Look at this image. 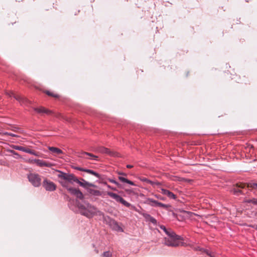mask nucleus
Segmentation results:
<instances>
[{
  "mask_svg": "<svg viewBox=\"0 0 257 257\" xmlns=\"http://www.w3.org/2000/svg\"><path fill=\"white\" fill-rule=\"evenodd\" d=\"M60 179V183L61 185L65 188L67 191L71 193V194L74 195L76 197L80 199H83L84 198L83 194L79 190L71 187H70L68 185V183H70L67 180H65L62 179L61 177H58Z\"/></svg>",
  "mask_w": 257,
  "mask_h": 257,
  "instance_id": "nucleus-4",
  "label": "nucleus"
},
{
  "mask_svg": "<svg viewBox=\"0 0 257 257\" xmlns=\"http://www.w3.org/2000/svg\"><path fill=\"white\" fill-rule=\"evenodd\" d=\"M12 131H13L14 132H20V129L18 128H16V127H14V128H13Z\"/></svg>",
  "mask_w": 257,
  "mask_h": 257,
  "instance_id": "nucleus-35",
  "label": "nucleus"
},
{
  "mask_svg": "<svg viewBox=\"0 0 257 257\" xmlns=\"http://www.w3.org/2000/svg\"><path fill=\"white\" fill-rule=\"evenodd\" d=\"M143 215L145 217V218L149 221V219L152 217V216L148 214H144Z\"/></svg>",
  "mask_w": 257,
  "mask_h": 257,
  "instance_id": "nucleus-33",
  "label": "nucleus"
},
{
  "mask_svg": "<svg viewBox=\"0 0 257 257\" xmlns=\"http://www.w3.org/2000/svg\"><path fill=\"white\" fill-rule=\"evenodd\" d=\"M34 110L37 113H39L40 114L46 113L47 114H50L51 113V111L50 110H48L43 107L34 108Z\"/></svg>",
  "mask_w": 257,
  "mask_h": 257,
  "instance_id": "nucleus-13",
  "label": "nucleus"
},
{
  "mask_svg": "<svg viewBox=\"0 0 257 257\" xmlns=\"http://www.w3.org/2000/svg\"><path fill=\"white\" fill-rule=\"evenodd\" d=\"M147 201L149 202V203H152L153 204H152L151 205L154 206H157L158 203H159V202H158L156 200H153V199H151V198H148L147 199Z\"/></svg>",
  "mask_w": 257,
  "mask_h": 257,
  "instance_id": "nucleus-22",
  "label": "nucleus"
},
{
  "mask_svg": "<svg viewBox=\"0 0 257 257\" xmlns=\"http://www.w3.org/2000/svg\"><path fill=\"white\" fill-rule=\"evenodd\" d=\"M42 185L45 190L48 191H54L56 189V185L47 179L44 180Z\"/></svg>",
  "mask_w": 257,
  "mask_h": 257,
  "instance_id": "nucleus-8",
  "label": "nucleus"
},
{
  "mask_svg": "<svg viewBox=\"0 0 257 257\" xmlns=\"http://www.w3.org/2000/svg\"><path fill=\"white\" fill-rule=\"evenodd\" d=\"M38 159H30L29 160H26V162H27V163H30V164H37V161H38Z\"/></svg>",
  "mask_w": 257,
  "mask_h": 257,
  "instance_id": "nucleus-25",
  "label": "nucleus"
},
{
  "mask_svg": "<svg viewBox=\"0 0 257 257\" xmlns=\"http://www.w3.org/2000/svg\"><path fill=\"white\" fill-rule=\"evenodd\" d=\"M167 235L164 239V244L166 245L170 246L183 245L181 236L176 235L174 232H171Z\"/></svg>",
  "mask_w": 257,
  "mask_h": 257,
  "instance_id": "nucleus-2",
  "label": "nucleus"
},
{
  "mask_svg": "<svg viewBox=\"0 0 257 257\" xmlns=\"http://www.w3.org/2000/svg\"><path fill=\"white\" fill-rule=\"evenodd\" d=\"M118 179L122 182L126 183L131 185L136 186V185L135 184V183L127 179L126 178H125L124 177H123L121 176H118Z\"/></svg>",
  "mask_w": 257,
  "mask_h": 257,
  "instance_id": "nucleus-18",
  "label": "nucleus"
},
{
  "mask_svg": "<svg viewBox=\"0 0 257 257\" xmlns=\"http://www.w3.org/2000/svg\"><path fill=\"white\" fill-rule=\"evenodd\" d=\"M252 203L254 204H257V199H252Z\"/></svg>",
  "mask_w": 257,
  "mask_h": 257,
  "instance_id": "nucleus-36",
  "label": "nucleus"
},
{
  "mask_svg": "<svg viewBox=\"0 0 257 257\" xmlns=\"http://www.w3.org/2000/svg\"><path fill=\"white\" fill-rule=\"evenodd\" d=\"M250 226H251V225ZM251 227L257 230V225H252Z\"/></svg>",
  "mask_w": 257,
  "mask_h": 257,
  "instance_id": "nucleus-40",
  "label": "nucleus"
},
{
  "mask_svg": "<svg viewBox=\"0 0 257 257\" xmlns=\"http://www.w3.org/2000/svg\"><path fill=\"white\" fill-rule=\"evenodd\" d=\"M48 149L53 154H61L63 153V152L59 148L53 147H49Z\"/></svg>",
  "mask_w": 257,
  "mask_h": 257,
  "instance_id": "nucleus-16",
  "label": "nucleus"
},
{
  "mask_svg": "<svg viewBox=\"0 0 257 257\" xmlns=\"http://www.w3.org/2000/svg\"><path fill=\"white\" fill-rule=\"evenodd\" d=\"M107 187H108V188H110V189L113 190H114V191L116 190V188H113V187H111L110 185H107Z\"/></svg>",
  "mask_w": 257,
  "mask_h": 257,
  "instance_id": "nucleus-38",
  "label": "nucleus"
},
{
  "mask_svg": "<svg viewBox=\"0 0 257 257\" xmlns=\"http://www.w3.org/2000/svg\"><path fill=\"white\" fill-rule=\"evenodd\" d=\"M255 216L257 218V212L255 214Z\"/></svg>",
  "mask_w": 257,
  "mask_h": 257,
  "instance_id": "nucleus-43",
  "label": "nucleus"
},
{
  "mask_svg": "<svg viewBox=\"0 0 257 257\" xmlns=\"http://www.w3.org/2000/svg\"><path fill=\"white\" fill-rule=\"evenodd\" d=\"M37 165L38 166L41 167H51L54 166V164H53L51 163H49V162L45 161L39 160V159H38V160L37 161Z\"/></svg>",
  "mask_w": 257,
  "mask_h": 257,
  "instance_id": "nucleus-12",
  "label": "nucleus"
},
{
  "mask_svg": "<svg viewBox=\"0 0 257 257\" xmlns=\"http://www.w3.org/2000/svg\"><path fill=\"white\" fill-rule=\"evenodd\" d=\"M31 153H29V154H32L33 155H35L36 156H39V155H38V153H36L35 151L32 150L31 149Z\"/></svg>",
  "mask_w": 257,
  "mask_h": 257,
  "instance_id": "nucleus-34",
  "label": "nucleus"
},
{
  "mask_svg": "<svg viewBox=\"0 0 257 257\" xmlns=\"http://www.w3.org/2000/svg\"><path fill=\"white\" fill-rule=\"evenodd\" d=\"M160 228L163 230L168 235L169 233H170L172 231H169L167 230V229H166V228L163 226V225H162L160 226Z\"/></svg>",
  "mask_w": 257,
  "mask_h": 257,
  "instance_id": "nucleus-28",
  "label": "nucleus"
},
{
  "mask_svg": "<svg viewBox=\"0 0 257 257\" xmlns=\"http://www.w3.org/2000/svg\"><path fill=\"white\" fill-rule=\"evenodd\" d=\"M107 194L112 198L114 199L116 201L121 203L126 207H130L131 204L124 200L121 196L117 194L111 192H107Z\"/></svg>",
  "mask_w": 257,
  "mask_h": 257,
  "instance_id": "nucleus-7",
  "label": "nucleus"
},
{
  "mask_svg": "<svg viewBox=\"0 0 257 257\" xmlns=\"http://www.w3.org/2000/svg\"><path fill=\"white\" fill-rule=\"evenodd\" d=\"M46 93L49 95V96H52L53 97H55V98H58L59 97V95L57 94H54L53 93V92H51L49 91H46Z\"/></svg>",
  "mask_w": 257,
  "mask_h": 257,
  "instance_id": "nucleus-24",
  "label": "nucleus"
},
{
  "mask_svg": "<svg viewBox=\"0 0 257 257\" xmlns=\"http://www.w3.org/2000/svg\"><path fill=\"white\" fill-rule=\"evenodd\" d=\"M247 187L253 188H254L255 187L257 188V183H248L247 184Z\"/></svg>",
  "mask_w": 257,
  "mask_h": 257,
  "instance_id": "nucleus-27",
  "label": "nucleus"
},
{
  "mask_svg": "<svg viewBox=\"0 0 257 257\" xmlns=\"http://www.w3.org/2000/svg\"><path fill=\"white\" fill-rule=\"evenodd\" d=\"M111 253L109 251L104 252L102 254V257H111Z\"/></svg>",
  "mask_w": 257,
  "mask_h": 257,
  "instance_id": "nucleus-26",
  "label": "nucleus"
},
{
  "mask_svg": "<svg viewBox=\"0 0 257 257\" xmlns=\"http://www.w3.org/2000/svg\"><path fill=\"white\" fill-rule=\"evenodd\" d=\"M126 167H127V168H133V166L132 165H127L126 166Z\"/></svg>",
  "mask_w": 257,
  "mask_h": 257,
  "instance_id": "nucleus-41",
  "label": "nucleus"
},
{
  "mask_svg": "<svg viewBox=\"0 0 257 257\" xmlns=\"http://www.w3.org/2000/svg\"><path fill=\"white\" fill-rule=\"evenodd\" d=\"M84 155H87L91 158L92 159L97 160L98 157L93 155L92 154L87 153V152H83L82 153L81 157H84Z\"/></svg>",
  "mask_w": 257,
  "mask_h": 257,
  "instance_id": "nucleus-20",
  "label": "nucleus"
},
{
  "mask_svg": "<svg viewBox=\"0 0 257 257\" xmlns=\"http://www.w3.org/2000/svg\"><path fill=\"white\" fill-rule=\"evenodd\" d=\"M88 192L90 194H91L93 195H94V196H101L102 195V193L101 192H100V191L97 190H94L92 189H89L88 190Z\"/></svg>",
  "mask_w": 257,
  "mask_h": 257,
  "instance_id": "nucleus-17",
  "label": "nucleus"
},
{
  "mask_svg": "<svg viewBox=\"0 0 257 257\" xmlns=\"http://www.w3.org/2000/svg\"><path fill=\"white\" fill-rule=\"evenodd\" d=\"M157 206L165 208H166L168 207V206L167 205L163 204L162 203H161V202H159V203H158Z\"/></svg>",
  "mask_w": 257,
  "mask_h": 257,
  "instance_id": "nucleus-29",
  "label": "nucleus"
},
{
  "mask_svg": "<svg viewBox=\"0 0 257 257\" xmlns=\"http://www.w3.org/2000/svg\"><path fill=\"white\" fill-rule=\"evenodd\" d=\"M235 186L237 187V188H234L231 191L234 194L237 195L238 193L241 194L242 193V191L239 188H243L245 187V184L244 183H237L236 184Z\"/></svg>",
  "mask_w": 257,
  "mask_h": 257,
  "instance_id": "nucleus-11",
  "label": "nucleus"
},
{
  "mask_svg": "<svg viewBox=\"0 0 257 257\" xmlns=\"http://www.w3.org/2000/svg\"><path fill=\"white\" fill-rule=\"evenodd\" d=\"M7 94L10 97H14L16 100L19 101L22 104L27 102V99L19 95L15 94L13 92H7Z\"/></svg>",
  "mask_w": 257,
  "mask_h": 257,
  "instance_id": "nucleus-10",
  "label": "nucleus"
},
{
  "mask_svg": "<svg viewBox=\"0 0 257 257\" xmlns=\"http://www.w3.org/2000/svg\"><path fill=\"white\" fill-rule=\"evenodd\" d=\"M85 172L87 173L96 176V177H97L98 178H101L100 175L98 173H96V172L93 171V170H89V169H85Z\"/></svg>",
  "mask_w": 257,
  "mask_h": 257,
  "instance_id": "nucleus-19",
  "label": "nucleus"
},
{
  "mask_svg": "<svg viewBox=\"0 0 257 257\" xmlns=\"http://www.w3.org/2000/svg\"><path fill=\"white\" fill-rule=\"evenodd\" d=\"M161 193L164 195L167 196L168 197L172 199L176 198V195L170 191L169 190L162 188L161 189Z\"/></svg>",
  "mask_w": 257,
  "mask_h": 257,
  "instance_id": "nucleus-14",
  "label": "nucleus"
},
{
  "mask_svg": "<svg viewBox=\"0 0 257 257\" xmlns=\"http://www.w3.org/2000/svg\"><path fill=\"white\" fill-rule=\"evenodd\" d=\"M112 223L113 225V228L117 231H122V228L121 227L119 226L118 223L114 220L112 221Z\"/></svg>",
  "mask_w": 257,
  "mask_h": 257,
  "instance_id": "nucleus-21",
  "label": "nucleus"
},
{
  "mask_svg": "<svg viewBox=\"0 0 257 257\" xmlns=\"http://www.w3.org/2000/svg\"><path fill=\"white\" fill-rule=\"evenodd\" d=\"M149 182L151 184H153V182L152 181H149Z\"/></svg>",
  "mask_w": 257,
  "mask_h": 257,
  "instance_id": "nucleus-44",
  "label": "nucleus"
},
{
  "mask_svg": "<svg viewBox=\"0 0 257 257\" xmlns=\"http://www.w3.org/2000/svg\"><path fill=\"white\" fill-rule=\"evenodd\" d=\"M10 152L14 156V158L16 159L22 158L21 156L17 152L13 150H11Z\"/></svg>",
  "mask_w": 257,
  "mask_h": 257,
  "instance_id": "nucleus-23",
  "label": "nucleus"
},
{
  "mask_svg": "<svg viewBox=\"0 0 257 257\" xmlns=\"http://www.w3.org/2000/svg\"><path fill=\"white\" fill-rule=\"evenodd\" d=\"M76 169L79 170V171H84V172H85V169L82 168H80V167H76Z\"/></svg>",
  "mask_w": 257,
  "mask_h": 257,
  "instance_id": "nucleus-37",
  "label": "nucleus"
},
{
  "mask_svg": "<svg viewBox=\"0 0 257 257\" xmlns=\"http://www.w3.org/2000/svg\"><path fill=\"white\" fill-rule=\"evenodd\" d=\"M149 221L153 223V224H156L157 223V220L153 217H152L150 219Z\"/></svg>",
  "mask_w": 257,
  "mask_h": 257,
  "instance_id": "nucleus-32",
  "label": "nucleus"
},
{
  "mask_svg": "<svg viewBox=\"0 0 257 257\" xmlns=\"http://www.w3.org/2000/svg\"><path fill=\"white\" fill-rule=\"evenodd\" d=\"M29 181L35 187H39L41 185V179L39 175L31 173L28 176Z\"/></svg>",
  "mask_w": 257,
  "mask_h": 257,
  "instance_id": "nucleus-5",
  "label": "nucleus"
},
{
  "mask_svg": "<svg viewBox=\"0 0 257 257\" xmlns=\"http://www.w3.org/2000/svg\"><path fill=\"white\" fill-rule=\"evenodd\" d=\"M96 151L98 152L108 154L111 156H116L117 155V153L114 152H112L109 150L108 149L104 148L103 147H99L96 149Z\"/></svg>",
  "mask_w": 257,
  "mask_h": 257,
  "instance_id": "nucleus-9",
  "label": "nucleus"
},
{
  "mask_svg": "<svg viewBox=\"0 0 257 257\" xmlns=\"http://www.w3.org/2000/svg\"><path fill=\"white\" fill-rule=\"evenodd\" d=\"M157 198H159V199L163 200V198H162L161 197H160L159 196H157Z\"/></svg>",
  "mask_w": 257,
  "mask_h": 257,
  "instance_id": "nucleus-42",
  "label": "nucleus"
},
{
  "mask_svg": "<svg viewBox=\"0 0 257 257\" xmlns=\"http://www.w3.org/2000/svg\"><path fill=\"white\" fill-rule=\"evenodd\" d=\"M247 203H252V199H248L245 201Z\"/></svg>",
  "mask_w": 257,
  "mask_h": 257,
  "instance_id": "nucleus-39",
  "label": "nucleus"
},
{
  "mask_svg": "<svg viewBox=\"0 0 257 257\" xmlns=\"http://www.w3.org/2000/svg\"><path fill=\"white\" fill-rule=\"evenodd\" d=\"M13 148L17 150L21 151L27 153H31V149L25 148L22 146H14Z\"/></svg>",
  "mask_w": 257,
  "mask_h": 257,
  "instance_id": "nucleus-15",
  "label": "nucleus"
},
{
  "mask_svg": "<svg viewBox=\"0 0 257 257\" xmlns=\"http://www.w3.org/2000/svg\"><path fill=\"white\" fill-rule=\"evenodd\" d=\"M107 194L112 198L114 199L116 201L121 203L126 207H130L131 204L124 200L121 196L117 194L111 192H107Z\"/></svg>",
  "mask_w": 257,
  "mask_h": 257,
  "instance_id": "nucleus-6",
  "label": "nucleus"
},
{
  "mask_svg": "<svg viewBox=\"0 0 257 257\" xmlns=\"http://www.w3.org/2000/svg\"><path fill=\"white\" fill-rule=\"evenodd\" d=\"M80 213L88 218H91L98 212L97 208L89 204L78 205Z\"/></svg>",
  "mask_w": 257,
  "mask_h": 257,
  "instance_id": "nucleus-3",
  "label": "nucleus"
},
{
  "mask_svg": "<svg viewBox=\"0 0 257 257\" xmlns=\"http://www.w3.org/2000/svg\"><path fill=\"white\" fill-rule=\"evenodd\" d=\"M5 134L6 135L12 136V137H19L18 135L13 134V133H6Z\"/></svg>",
  "mask_w": 257,
  "mask_h": 257,
  "instance_id": "nucleus-30",
  "label": "nucleus"
},
{
  "mask_svg": "<svg viewBox=\"0 0 257 257\" xmlns=\"http://www.w3.org/2000/svg\"><path fill=\"white\" fill-rule=\"evenodd\" d=\"M57 172L59 173L57 175L58 177H61L62 179L67 180L71 184H73V182H76L80 186L85 188H87L88 187H96V186L94 184L89 183L82 178L78 180L73 174L66 173L60 171H57Z\"/></svg>",
  "mask_w": 257,
  "mask_h": 257,
  "instance_id": "nucleus-1",
  "label": "nucleus"
},
{
  "mask_svg": "<svg viewBox=\"0 0 257 257\" xmlns=\"http://www.w3.org/2000/svg\"><path fill=\"white\" fill-rule=\"evenodd\" d=\"M111 183H114L115 184V185H116L117 186H119V184L116 181H115L114 180H113V179H109L108 180Z\"/></svg>",
  "mask_w": 257,
  "mask_h": 257,
  "instance_id": "nucleus-31",
  "label": "nucleus"
}]
</instances>
